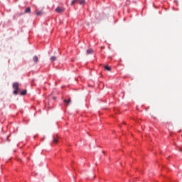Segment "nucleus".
<instances>
[{
  "mask_svg": "<svg viewBox=\"0 0 182 182\" xmlns=\"http://www.w3.org/2000/svg\"><path fill=\"white\" fill-rule=\"evenodd\" d=\"M53 143L55 144L59 143V137L58 136L53 137Z\"/></svg>",
  "mask_w": 182,
  "mask_h": 182,
  "instance_id": "nucleus-4",
  "label": "nucleus"
},
{
  "mask_svg": "<svg viewBox=\"0 0 182 182\" xmlns=\"http://www.w3.org/2000/svg\"><path fill=\"white\" fill-rule=\"evenodd\" d=\"M33 62H35L36 63H38V61L39 60V58H38L37 55H35V56L33 58Z\"/></svg>",
  "mask_w": 182,
  "mask_h": 182,
  "instance_id": "nucleus-6",
  "label": "nucleus"
},
{
  "mask_svg": "<svg viewBox=\"0 0 182 182\" xmlns=\"http://www.w3.org/2000/svg\"><path fill=\"white\" fill-rule=\"evenodd\" d=\"M105 70L110 71V70H112V67L108 66V65H105Z\"/></svg>",
  "mask_w": 182,
  "mask_h": 182,
  "instance_id": "nucleus-10",
  "label": "nucleus"
},
{
  "mask_svg": "<svg viewBox=\"0 0 182 182\" xmlns=\"http://www.w3.org/2000/svg\"><path fill=\"white\" fill-rule=\"evenodd\" d=\"M36 15H37L38 16H39V15H42V11H38V12L36 13Z\"/></svg>",
  "mask_w": 182,
  "mask_h": 182,
  "instance_id": "nucleus-12",
  "label": "nucleus"
},
{
  "mask_svg": "<svg viewBox=\"0 0 182 182\" xmlns=\"http://www.w3.org/2000/svg\"><path fill=\"white\" fill-rule=\"evenodd\" d=\"M65 11V8L62 6H58L55 11L57 12V14H62Z\"/></svg>",
  "mask_w": 182,
  "mask_h": 182,
  "instance_id": "nucleus-3",
  "label": "nucleus"
},
{
  "mask_svg": "<svg viewBox=\"0 0 182 182\" xmlns=\"http://www.w3.org/2000/svg\"><path fill=\"white\" fill-rule=\"evenodd\" d=\"M13 87L14 88V94L18 95V93L19 92V84L18 82H14L13 84Z\"/></svg>",
  "mask_w": 182,
  "mask_h": 182,
  "instance_id": "nucleus-1",
  "label": "nucleus"
},
{
  "mask_svg": "<svg viewBox=\"0 0 182 182\" xmlns=\"http://www.w3.org/2000/svg\"><path fill=\"white\" fill-rule=\"evenodd\" d=\"M24 14H31V7H28L24 11Z\"/></svg>",
  "mask_w": 182,
  "mask_h": 182,
  "instance_id": "nucleus-7",
  "label": "nucleus"
},
{
  "mask_svg": "<svg viewBox=\"0 0 182 182\" xmlns=\"http://www.w3.org/2000/svg\"><path fill=\"white\" fill-rule=\"evenodd\" d=\"M50 60H51L52 62H55V60H56V57H55V56H52V57H50Z\"/></svg>",
  "mask_w": 182,
  "mask_h": 182,
  "instance_id": "nucleus-11",
  "label": "nucleus"
},
{
  "mask_svg": "<svg viewBox=\"0 0 182 182\" xmlns=\"http://www.w3.org/2000/svg\"><path fill=\"white\" fill-rule=\"evenodd\" d=\"M27 91L26 90H23V91L21 92L20 95L21 96H25V95H26Z\"/></svg>",
  "mask_w": 182,
  "mask_h": 182,
  "instance_id": "nucleus-9",
  "label": "nucleus"
},
{
  "mask_svg": "<svg viewBox=\"0 0 182 182\" xmlns=\"http://www.w3.org/2000/svg\"><path fill=\"white\" fill-rule=\"evenodd\" d=\"M23 15V13L17 14V16H22Z\"/></svg>",
  "mask_w": 182,
  "mask_h": 182,
  "instance_id": "nucleus-13",
  "label": "nucleus"
},
{
  "mask_svg": "<svg viewBox=\"0 0 182 182\" xmlns=\"http://www.w3.org/2000/svg\"><path fill=\"white\" fill-rule=\"evenodd\" d=\"M53 100H56V97H53Z\"/></svg>",
  "mask_w": 182,
  "mask_h": 182,
  "instance_id": "nucleus-14",
  "label": "nucleus"
},
{
  "mask_svg": "<svg viewBox=\"0 0 182 182\" xmlns=\"http://www.w3.org/2000/svg\"><path fill=\"white\" fill-rule=\"evenodd\" d=\"M75 4H79L80 5H85V0H73L71 1L70 6H73Z\"/></svg>",
  "mask_w": 182,
  "mask_h": 182,
  "instance_id": "nucleus-2",
  "label": "nucleus"
},
{
  "mask_svg": "<svg viewBox=\"0 0 182 182\" xmlns=\"http://www.w3.org/2000/svg\"><path fill=\"white\" fill-rule=\"evenodd\" d=\"M86 53L87 55H92V53H93V49L92 48L87 49L86 51Z\"/></svg>",
  "mask_w": 182,
  "mask_h": 182,
  "instance_id": "nucleus-5",
  "label": "nucleus"
},
{
  "mask_svg": "<svg viewBox=\"0 0 182 182\" xmlns=\"http://www.w3.org/2000/svg\"><path fill=\"white\" fill-rule=\"evenodd\" d=\"M70 102H71L70 98L63 100V102L65 103V105H69V103H70Z\"/></svg>",
  "mask_w": 182,
  "mask_h": 182,
  "instance_id": "nucleus-8",
  "label": "nucleus"
}]
</instances>
